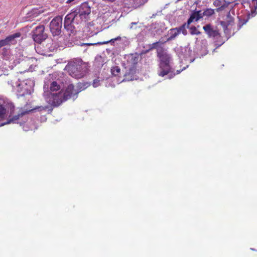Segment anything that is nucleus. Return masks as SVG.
Returning a JSON list of instances; mask_svg holds the SVG:
<instances>
[{
	"label": "nucleus",
	"instance_id": "f3484780",
	"mask_svg": "<svg viewBox=\"0 0 257 257\" xmlns=\"http://www.w3.org/2000/svg\"><path fill=\"white\" fill-rule=\"evenodd\" d=\"M43 12L42 11L38 9H33L31 12L27 14V17H36Z\"/></svg>",
	"mask_w": 257,
	"mask_h": 257
},
{
	"label": "nucleus",
	"instance_id": "4468645a",
	"mask_svg": "<svg viewBox=\"0 0 257 257\" xmlns=\"http://www.w3.org/2000/svg\"><path fill=\"white\" fill-rule=\"evenodd\" d=\"M250 8H251V13L247 15V18L246 19L240 20L238 24L239 28L246 24L250 17H253L256 15V10L257 9V0H252L250 4Z\"/></svg>",
	"mask_w": 257,
	"mask_h": 257
},
{
	"label": "nucleus",
	"instance_id": "473e14b6",
	"mask_svg": "<svg viewBox=\"0 0 257 257\" xmlns=\"http://www.w3.org/2000/svg\"><path fill=\"white\" fill-rule=\"evenodd\" d=\"M212 0H207L203 2L204 3H205L206 5L209 4L211 3Z\"/></svg>",
	"mask_w": 257,
	"mask_h": 257
},
{
	"label": "nucleus",
	"instance_id": "a211bd4d",
	"mask_svg": "<svg viewBox=\"0 0 257 257\" xmlns=\"http://www.w3.org/2000/svg\"><path fill=\"white\" fill-rule=\"evenodd\" d=\"M230 23L231 21H223L220 22V24L221 26L223 27L224 33L225 34H227L228 33L227 27L230 25Z\"/></svg>",
	"mask_w": 257,
	"mask_h": 257
},
{
	"label": "nucleus",
	"instance_id": "9d476101",
	"mask_svg": "<svg viewBox=\"0 0 257 257\" xmlns=\"http://www.w3.org/2000/svg\"><path fill=\"white\" fill-rule=\"evenodd\" d=\"M45 28L44 25L37 26L33 32V39L37 43H41L47 38V35L44 33Z\"/></svg>",
	"mask_w": 257,
	"mask_h": 257
},
{
	"label": "nucleus",
	"instance_id": "393cba45",
	"mask_svg": "<svg viewBox=\"0 0 257 257\" xmlns=\"http://www.w3.org/2000/svg\"><path fill=\"white\" fill-rule=\"evenodd\" d=\"M96 43H80L78 45L82 47V46H92V45H96Z\"/></svg>",
	"mask_w": 257,
	"mask_h": 257
},
{
	"label": "nucleus",
	"instance_id": "6ab92c4d",
	"mask_svg": "<svg viewBox=\"0 0 257 257\" xmlns=\"http://www.w3.org/2000/svg\"><path fill=\"white\" fill-rule=\"evenodd\" d=\"M202 14L206 18H209L214 14V10L210 8L206 9L202 12Z\"/></svg>",
	"mask_w": 257,
	"mask_h": 257
},
{
	"label": "nucleus",
	"instance_id": "412c9836",
	"mask_svg": "<svg viewBox=\"0 0 257 257\" xmlns=\"http://www.w3.org/2000/svg\"><path fill=\"white\" fill-rule=\"evenodd\" d=\"M120 69L117 66L112 67L111 69V74L113 76L118 75L120 73Z\"/></svg>",
	"mask_w": 257,
	"mask_h": 257
},
{
	"label": "nucleus",
	"instance_id": "9b49d317",
	"mask_svg": "<svg viewBox=\"0 0 257 257\" xmlns=\"http://www.w3.org/2000/svg\"><path fill=\"white\" fill-rule=\"evenodd\" d=\"M33 110H37L38 111H42L43 110H45V111H48V112H51L52 111V108H50V107L48 106H38L36 108H35L34 109H31V110H30L29 111H19V112H26V113H25V116L27 117V118L26 119H25L24 117L22 118H21V119L19 120L20 121L22 122V124L21 125L20 124V125L21 126H22L23 125V130L25 131H28L29 130H32L33 128V126H29L28 124H24V123L26 122V121L28 120V116H27V113H28V112L29 111H32Z\"/></svg>",
	"mask_w": 257,
	"mask_h": 257
},
{
	"label": "nucleus",
	"instance_id": "423d86ee",
	"mask_svg": "<svg viewBox=\"0 0 257 257\" xmlns=\"http://www.w3.org/2000/svg\"><path fill=\"white\" fill-rule=\"evenodd\" d=\"M89 66L88 63L80 59H75L69 62L65 67L69 74L76 79H80L88 73Z\"/></svg>",
	"mask_w": 257,
	"mask_h": 257
},
{
	"label": "nucleus",
	"instance_id": "a878e982",
	"mask_svg": "<svg viewBox=\"0 0 257 257\" xmlns=\"http://www.w3.org/2000/svg\"><path fill=\"white\" fill-rule=\"evenodd\" d=\"M222 4V2L220 0H215L213 2V5L215 7H220Z\"/></svg>",
	"mask_w": 257,
	"mask_h": 257
},
{
	"label": "nucleus",
	"instance_id": "f257e3e1",
	"mask_svg": "<svg viewBox=\"0 0 257 257\" xmlns=\"http://www.w3.org/2000/svg\"><path fill=\"white\" fill-rule=\"evenodd\" d=\"M192 51L190 47L188 46L180 47L178 50L177 54L180 59V63L184 62L186 64L181 70H177L176 73L174 72L172 66V59L171 55L165 52L158 49V56L160 59L159 67L158 71L159 76L165 77V79H172L176 74L181 73L190 64L194 61L191 58Z\"/></svg>",
	"mask_w": 257,
	"mask_h": 257
},
{
	"label": "nucleus",
	"instance_id": "72a5a7b5",
	"mask_svg": "<svg viewBox=\"0 0 257 257\" xmlns=\"http://www.w3.org/2000/svg\"><path fill=\"white\" fill-rule=\"evenodd\" d=\"M106 86H107V87L108 86L114 87L115 84L114 83H112V84H106Z\"/></svg>",
	"mask_w": 257,
	"mask_h": 257
},
{
	"label": "nucleus",
	"instance_id": "20e7f679",
	"mask_svg": "<svg viewBox=\"0 0 257 257\" xmlns=\"http://www.w3.org/2000/svg\"><path fill=\"white\" fill-rule=\"evenodd\" d=\"M47 79L48 78L45 79L44 81V97L48 103L52 106H57L68 99H65V95L69 92H67V88L65 92L60 90V85L56 81H53L50 83L49 91L48 89L50 84Z\"/></svg>",
	"mask_w": 257,
	"mask_h": 257
},
{
	"label": "nucleus",
	"instance_id": "2f4dec72",
	"mask_svg": "<svg viewBox=\"0 0 257 257\" xmlns=\"http://www.w3.org/2000/svg\"><path fill=\"white\" fill-rule=\"evenodd\" d=\"M153 48H157L159 45V43L158 42H156V43H153Z\"/></svg>",
	"mask_w": 257,
	"mask_h": 257
},
{
	"label": "nucleus",
	"instance_id": "0eeeda50",
	"mask_svg": "<svg viewBox=\"0 0 257 257\" xmlns=\"http://www.w3.org/2000/svg\"><path fill=\"white\" fill-rule=\"evenodd\" d=\"M124 59H125L123 62L124 69V79L121 82L137 80L139 77L137 75L136 65L138 62V56L136 54H130L125 55Z\"/></svg>",
	"mask_w": 257,
	"mask_h": 257
},
{
	"label": "nucleus",
	"instance_id": "bb28decb",
	"mask_svg": "<svg viewBox=\"0 0 257 257\" xmlns=\"http://www.w3.org/2000/svg\"><path fill=\"white\" fill-rule=\"evenodd\" d=\"M66 3L68 4H75L79 2L80 0H66Z\"/></svg>",
	"mask_w": 257,
	"mask_h": 257
},
{
	"label": "nucleus",
	"instance_id": "c85d7f7f",
	"mask_svg": "<svg viewBox=\"0 0 257 257\" xmlns=\"http://www.w3.org/2000/svg\"><path fill=\"white\" fill-rule=\"evenodd\" d=\"M193 21H195V19L194 18V17L193 16V15H191L190 18L188 20V21H187V23H188V24H190L191 23H192Z\"/></svg>",
	"mask_w": 257,
	"mask_h": 257
},
{
	"label": "nucleus",
	"instance_id": "cd10ccee",
	"mask_svg": "<svg viewBox=\"0 0 257 257\" xmlns=\"http://www.w3.org/2000/svg\"><path fill=\"white\" fill-rule=\"evenodd\" d=\"M34 60V59L33 58H27L26 60H25L24 62H23V64H25V63H27V64H30V62H32Z\"/></svg>",
	"mask_w": 257,
	"mask_h": 257
},
{
	"label": "nucleus",
	"instance_id": "e433bc0d",
	"mask_svg": "<svg viewBox=\"0 0 257 257\" xmlns=\"http://www.w3.org/2000/svg\"><path fill=\"white\" fill-rule=\"evenodd\" d=\"M100 59H101L100 57H98L96 58V60Z\"/></svg>",
	"mask_w": 257,
	"mask_h": 257
},
{
	"label": "nucleus",
	"instance_id": "f03ea898",
	"mask_svg": "<svg viewBox=\"0 0 257 257\" xmlns=\"http://www.w3.org/2000/svg\"><path fill=\"white\" fill-rule=\"evenodd\" d=\"M19 111L20 110L15 108L12 103L0 99V126L10 123L21 125L22 122L19 120L23 117L26 119L27 117L25 115L26 112Z\"/></svg>",
	"mask_w": 257,
	"mask_h": 257
},
{
	"label": "nucleus",
	"instance_id": "2eb2a0df",
	"mask_svg": "<svg viewBox=\"0 0 257 257\" xmlns=\"http://www.w3.org/2000/svg\"><path fill=\"white\" fill-rule=\"evenodd\" d=\"M181 33L184 35H187V32L186 30V24H183L179 28L171 29L170 30V36L168 39L172 40L174 39Z\"/></svg>",
	"mask_w": 257,
	"mask_h": 257
},
{
	"label": "nucleus",
	"instance_id": "c756f323",
	"mask_svg": "<svg viewBox=\"0 0 257 257\" xmlns=\"http://www.w3.org/2000/svg\"><path fill=\"white\" fill-rule=\"evenodd\" d=\"M6 46V43L4 41V40H0V48L4 47V46Z\"/></svg>",
	"mask_w": 257,
	"mask_h": 257
},
{
	"label": "nucleus",
	"instance_id": "7ed1b4c3",
	"mask_svg": "<svg viewBox=\"0 0 257 257\" xmlns=\"http://www.w3.org/2000/svg\"><path fill=\"white\" fill-rule=\"evenodd\" d=\"M90 13V7L87 3L81 4L66 16L64 21V28L72 31L75 28L74 24L85 22L88 20Z\"/></svg>",
	"mask_w": 257,
	"mask_h": 257
},
{
	"label": "nucleus",
	"instance_id": "f704fd0d",
	"mask_svg": "<svg viewBox=\"0 0 257 257\" xmlns=\"http://www.w3.org/2000/svg\"><path fill=\"white\" fill-rule=\"evenodd\" d=\"M114 78L113 77H111L107 79L108 81H114Z\"/></svg>",
	"mask_w": 257,
	"mask_h": 257
},
{
	"label": "nucleus",
	"instance_id": "dca6fc26",
	"mask_svg": "<svg viewBox=\"0 0 257 257\" xmlns=\"http://www.w3.org/2000/svg\"><path fill=\"white\" fill-rule=\"evenodd\" d=\"M21 34L20 32L16 33L7 37L4 40L6 45H14L17 43L16 39L20 38Z\"/></svg>",
	"mask_w": 257,
	"mask_h": 257
},
{
	"label": "nucleus",
	"instance_id": "39448f33",
	"mask_svg": "<svg viewBox=\"0 0 257 257\" xmlns=\"http://www.w3.org/2000/svg\"><path fill=\"white\" fill-rule=\"evenodd\" d=\"M3 76V79L10 85L17 93L18 96H23L26 94H30L33 91L35 83L31 79H28L23 81L18 80L16 77L12 76H8L5 74L0 73V76Z\"/></svg>",
	"mask_w": 257,
	"mask_h": 257
},
{
	"label": "nucleus",
	"instance_id": "b1692460",
	"mask_svg": "<svg viewBox=\"0 0 257 257\" xmlns=\"http://www.w3.org/2000/svg\"><path fill=\"white\" fill-rule=\"evenodd\" d=\"M100 81L101 80L99 79V78L94 79L92 83L93 86L94 87H97L99 86L100 84Z\"/></svg>",
	"mask_w": 257,
	"mask_h": 257
},
{
	"label": "nucleus",
	"instance_id": "1a4fd4ad",
	"mask_svg": "<svg viewBox=\"0 0 257 257\" xmlns=\"http://www.w3.org/2000/svg\"><path fill=\"white\" fill-rule=\"evenodd\" d=\"M62 18L60 16L54 18L50 23V30L53 36H58L61 33Z\"/></svg>",
	"mask_w": 257,
	"mask_h": 257
},
{
	"label": "nucleus",
	"instance_id": "4be33fe9",
	"mask_svg": "<svg viewBox=\"0 0 257 257\" xmlns=\"http://www.w3.org/2000/svg\"><path fill=\"white\" fill-rule=\"evenodd\" d=\"M141 23H139L138 22H132L130 24V27H129V28L131 29V30H133V29H137V28H140L141 27Z\"/></svg>",
	"mask_w": 257,
	"mask_h": 257
},
{
	"label": "nucleus",
	"instance_id": "6e6552de",
	"mask_svg": "<svg viewBox=\"0 0 257 257\" xmlns=\"http://www.w3.org/2000/svg\"><path fill=\"white\" fill-rule=\"evenodd\" d=\"M89 83L87 82L79 83L77 86L76 89L72 84H69L67 87V92H69L65 95V99H73L75 100L77 97V94L80 91L85 89L89 86Z\"/></svg>",
	"mask_w": 257,
	"mask_h": 257
},
{
	"label": "nucleus",
	"instance_id": "f8f14e48",
	"mask_svg": "<svg viewBox=\"0 0 257 257\" xmlns=\"http://www.w3.org/2000/svg\"><path fill=\"white\" fill-rule=\"evenodd\" d=\"M108 43H110L111 45H116L121 48L124 49L130 45V39L125 36H118L103 43L107 44Z\"/></svg>",
	"mask_w": 257,
	"mask_h": 257
},
{
	"label": "nucleus",
	"instance_id": "ddd939ff",
	"mask_svg": "<svg viewBox=\"0 0 257 257\" xmlns=\"http://www.w3.org/2000/svg\"><path fill=\"white\" fill-rule=\"evenodd\" d=\"M203 30L209 37L214 39L220 38V35L217 28L211 24H207L203 26Z\"/></svg>",
	"mask_w": 257,
	"mask_h": 257
},
{
	"label": "nucleus",
	"instance_id": "aec40b11",
	"mask_svg": "<svg viewBox=\"0 0 257 257\" xmlns=\"http://www.w3.org/2000/svg\"><path fill=\"white\" fill-rule=\"evenodd\" d=\"M203 11H199L194 13L193 15L195 19V21H198L200 19L204 17V14H202Z\"/></svg>",
	"mask_w": 257,
	"mask_h": 257
},
{
	"label": "nucleus",
	"instance_id": "7c9ffc66",
	"mask_svg": "<svg viewBox=\"0 0 257 257\" xmlns=\"http://www.w3.org/2000/svg\"><path fill=\"white\" fill-rule=\"evenodd\" d=\"M36 66H33L32 64H31L29 68L28 69V71H33V70L34 69V68Z\"/></svg>",
	"mask_w": 257,
	"mask_h": 257
},
{
	"label": "nucleus",
	"instance_id": "c9c22d12",
	"mask_svg": "<svg viewBox=\"0 0 257 257\" xmlns=\"http://www.w3.org/2000/svg\"><path fill=\"white\" fill-rule=\"evenodd\" d=\"M224 43V42L223 41H221V42H220V43H217L216 45H218L219 46H221V45H222Z\"/></svg>",
	"mask_w": 257,
	"mask_h": 257
},
{
	"label": "nucleus",
	"instance_id": "5701e85b",
	"mask_svg": "<svg viewBox=\"0 0 257 257\" xmlns=\"http://www.w3.org/2000/svg\"><path fill=\"white\" fill-rule=\"evenodd\" d=\"M190 33L193 35H199L200 34V31H199L196 27H191L190 28Z\"/></svg>",
	"mask_w": 257,
	"mask_h": 257
}]
</instances>
